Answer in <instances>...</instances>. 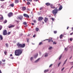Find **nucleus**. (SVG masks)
<instances>
[{
	"label": "nucleus",
	"mask_w": 73,
	"mask_h": 73,
	"mask_svg": "<svg viewBox=\"0 0 73 73\" xmlns=\"http://www.w3.org/2000/svg\"><path fill=\"white\" fill-rule=\"evenodd\" d=\"M58 10L57 9V7H56L54 9L52 10V14L54 15V16H55L56 14L58 13Z\"/></svg>",
	"instance_id": "nucleus-1"
},
{
	"label": "nucleus",
	"mask_w": 73,
	"mask_h": 73,
	"mask_svg": "<svg viewBox=\"0 0 73 73\" xmlns=\"http://www.w3.org/2000/svg\"><path fill=\"white\" fill-rule=\"evenodd\" d=\"M19 46L21 48H24L25 46V44H19Z\"/></svg>",
	"instance_id": "nucleus-2"
},
{
	"label": "nucleus",
	"mask_w": 73,
	"mask_h": 73,
	"mask_svg": "<svg viewBox=\"0 0 73 73\" xmlns=\"http://www.w3.org/2000/svg\"><path fill=\"white\" fill-rule=\"evenodd\" d=\"M23 50L22 49L19 50V56L21 54H22Z\"/></svg>",
	"instance_id": "nucleus-3"
},
{
	"label": "nucleus",
	"mask_w": 73,
	"mask_h": 73,
	"mask_svg": "<svg viewBox=\"0 0 73 73\" xmlns=\"http://www.w3.org/2000/svg\"><path fill=\"white\" fill-rule=\"evenodd\" d=\"M15 54L16 56H19V50H17L15 51Z\"/></svg>",
	"instance_id": "nucleus-4"
},
{
	"label": "nucleus",
	"mask_w": 73,
	"mask_h": 73,
	"mask_svg": "<svg viewBox=\"0 0 73 73\" xmlns=\"http://www.w3.org/2000/svg\"><path fill=\"white\" fill-rule=\"evenodd\" d=\"M7 35V30H5L3 31V35H4V36H5V35Z\"/></svg>",
	"instance_id": "nucleus-5"
},
{
	"label": "nucleus",
	"mask_w": 73,
	"mask_h": 73,
	"mask_svg": "<svg viewBox=\"0 0 73 73\" xmlns=\"http://www.w3.org/2000/svg\"><path fill=\"white\" fill-rule=\"evenodd\" d=\"M13 16V13L12 12H10L8 14V16H9V17H10L11 16Z\"/></svg>",
	"instance_id": "nucleus-6"
},
{
	"label": "nucleus",
	"mask_w": 73,
	"mask_h": 73,
	"mask_svg": "<svg viewBox=\"0 0 73 73\" xmlns=\"http://www.w3.org/2000/svg\"><path fill=\"white\" fill-rule=\"evenodd\" d=\"M43 18L42 17H40L38 18V21H40L43 19Z\"/></svg>",
	"instance_id": "nucleus-7"
},
{
	"label": "nucleus",
	"mask_w": 73,
	"mask_h": 73,
	"mask_svg": "<svg viewBox=\"0 0 73 73\" xmlns=\"http://www.w3.org/2000/svg\"><path fill=\"white\" fill-rule=\"evenodd\" d=\"M23 16L29 18V16L27 14H24Z\"/></svg>",
	"instance_id": "nucleus-8"
},
{
	"label": "nucleus",
	"mask_w": 73,
	"mask_h": 73,
	"mask_svg": "<svg viewBox=\"0 0 73 73\" xmlns=\"http://www.w3.org/2000/svg\"><path fill=\"white\" fill-rule=\"evenodd\" d=\"M0 19L1 20H3V19H4L3 16V15H0Z\"/></svg>",
	"instance_id": "nucleus-9"
},
{
	"label": "nucleus",
	"mask_w": 73,
	"mask_h": 73,
	"mask_svg": "<svg viewBox=\"0 0 73 73\" xmlns=\"http://www.w3.org/2000/svg\"><path fill=\"white\" fill-rule=\"evenodd\" d=\"M15 27V25H11L10 26H9L8 27L9 28H13V27Z\"/></svg>",
	"instance_id": "nucleus-10"
},
{
	"label": "nucleus",
	"mask_w": 73,
	"mask_h": 73,
	"mask_svg": "<svg viewBox=\"0 0 73 73\" xmlns=\"http://www.w3.org/2000/svg\"><path fill=\"white\" fill-rule=\"evenodd\" d=\"M59 6H60V7L58 9V10L59 11H60L62 9V5H60Z\"/></svg>",
	"instance_id": "nucleus-11"
},
{
	"label": "nucleus",
	"mask_w": 73,
	"mask_h": 73,
	"mask_svg": "<svg viewBox=\"0 0 73 73\" xmlns=\"http://www.w3.org/2000/svg\"><path fill=\"white\" fill-rule=\"evenodd\" d=\"M19 19L21 20V21H22V19H23V16H20L19 17Z\"/></svg>",
	"instance_id": "nucleus-12"
},
{
	"label": "nucleus",
	"mask_w": 73,
	"mask_h": 73,
	"mask_svg": "<svg viewBox=\"0 0 73 73\" xmlns=\"http://www.w3.org/2000/svg\"><path fill=\"white\" fill-rule=\"evenodd\" d=\"M50 7L51 8L54 9L55 8V7L54 6H53V5H50Z\"/></svg>",
	"instance_id": "nucleus-13"
},
{
	"label": "nucleus",
	"mask_w": 73,
	"mask_h": 73,
	"mask_svg": "<svg viewBox=\"0 0 73 73\" xmlns=\"http://www.w3.org/2000/svg\"><path fill=\"white\" fill-rule=\"evenodd\" d=\"M9 6H11V7H14V4L13 3L9 5Z\"/></svg>",
	"instance_id": "nucleus-14"
},
{
	"label": "nucleus",
	"mask_w": 73,
	"mask_h": 73,
	"mask_svg": "<svg viewBox=\"0 0 73 73\" xmlns=\"http://www.w3.org/2000/svg\"><path fill=\"white\" fill-rule=\"evenodd\" d=\"M25 9H26V7H22V10L23 11L25 10Z\"/></svg>",
	"instance_id": "nucleus-15"
},
{
	"label": "nucleus",
	"mask_w": 73,
	"mask_h": 73,
	"mask_svg": "<svg viewBox=\"0 0 73 73\" xmlns=\"http://www.w3.org/2000/svg\"><path fill=\"white\" fill-rule=\"evenodd\" d=\"M48 20V19L46 17L45 18V20H44L45 22L46 23Z\"/></svg>",
	"instance_id": "nucleus-16"
},
{
	"label": "nucleus",
	"mask_w": 73,
	"mask_h": 73,
	"mask_svg": "<svg viewBox=\"0 0 73 73\" xmlns=\"http://www.w3.org/2000/svg\"><path fill=\"white\" fill-rule=\"evenodd\" d=\"M45 5L47 6H49L50 5V3H46Z\"/></svg>",
	"instance_id": "nucleus-17"
},
{
	"label": "nucleus",
	"mask_w": 73,
	"mask_h": 73,
	"mask_svg": "<svg viewBox=\"0 0 73 73\" xmlns=\"http://www.w3.org/2000/svg\"><path fill=\"white\" fill-rule=\"evenodd\" d=\"M48 42H50L51 41L52 42H53V41L52 40V38H51V39H49L48 40Z\"/></svg>",
	"instance_id": "nucleus-18"
},
{
	"label": "nucleus",
	"mask_w": 73,
	"mask_h": 73,
	"mask_svg": "<svg viewBox=\"0 0 73 73\" xmlns=\"http://www.w3.org/2000/svg\"><path fill=\"white\" fill-rule=\"evenodd\" d=\"M0 38L1 39V40H2L3 39V36H2V35H0Z\"/></svg>",
	"instance_id": "nucleus-19"
},
{
	"label": "nucleus",
	"mask_w": 73,
	"mask_h": 73,
	"mask_svg": "<svg viewBox=\"0 0 73 73\" xmlns=\"http://www.w3.org/2000/svg\"><path fill=\"white\" fill-rule=\"evenodd\" d=\"M15 3L16 4H17V3H18L19 2V0H15Z\"/></svg>",
	"instance_id": "nucleus-20"
},
{
	"label": "nucleus",
	"mask_w": 73,
	"mask_h": 73,
	"mask_svg": "<svg viewBox=\"0 0 73 73\" xmlns=\"http://www.w3.org/2000/svg\"><path fill=\"white\" fill-rule=\"evenodd\" d=\"M39 59H40V58L38 59L37 60H36L35 62V63L38 62L39 61Z\"/></svg>",
	"instance_id": "nucleus-21"
},
{
	"label": "nucleus",
	"mask_w": 73,
	"mask_h": 73,
	"mask_svg": "<svg viewBox=\"0 0 73 73\" xmlns=\"http://www.w3.org/2000/svg\"><path fill=\"white\" fill-rule=\"evenodd\" d=\"M7 50H5V51L4 52V53L5 54V55H7Z\"/></svg>",
	"instance_id": "nucleus-22"
},
{
	"label": "nucleus",
	"mask_w": 73,
	"mask_h": 73,
	"mask_svg": "<svg viewBox=\"0 0 73 73\" xmlns=\"http://www.w3.org/2000/svg\"><path fill=\"white\" fill-rule=\"evenodd\" d=\"M23 25H27V23H26V22H24L23 23Z\"/></svg>",
	"instance_id": "nucleus-23"
},
{
	"label": "nucleus",
	"mask_w": 73,
	"mask_h": 73,
	"mask_svg": "<svg viewBox=\"0 0 73 73\" xmlns=\"http://www.w3.org/2000/svg\"><path fill=\"white\" fill-rule=\"evenodd\" d=\"M35 30L36 31H38L39 30V29L38 28H36L35 29Z\"/></svg>",
	"instance_id": "nucleus-24"
},
{
	"label": "nucleus",
	"mask_w": 73,
	"mask_h": 73,
	"mask_svg": "<svg viewBox=\"0 0 73 73\" xmlns=\"http://www.w3.org/2000/svg\"><path fill=\"white\" fill-rule=\"evenodd\" d=\"M45 57H47L48 56V54L47 53H45Z\"/></svg>",
	"instance_id": "nucleus-25"
},
{
	"label": "nucleus",
	"mask_w": 73,
	"mask_h": 73,
	"mask_svg": "<svg viewBox=\"0 0 73 73\" xmlns=\"http://www.w3.org/2000/svg\"><path fill=\"white\" fill-rule=\"evenodd\" d=\"M48 70H46L44 71V72L45 73L48 72Z\"/></svg>",
	"instance_id": "nucleus-26"
},
{
	"label": "nucleus",
	"mask_w": 73,
	"mask_h": 73,
	"mask_svg": "<svg viewBox=\"0 0 73 73\" xmlns=\"http://www.w3.org/2000/svg\"><path fill=\"white\" fill-rule=\"evenodd\" d=\"M2 28H3V26H0V31L1 30Z\"/></svg>",
	"instance_id": "nucleus-27"
},
{
	"label": "nucleus",
	"mask_w": 73,
	"mask_h": 73,
	"mask_svg": "<svg viewBox=\"0 0 73 73\" xmlns=\"http://www.w3.org/2000/svg\"><path fill=\"white\" fill-rule=\"evenodd\" d=\"M67 60V59L65 61V62L63 64V65L64 64H66V63Z\"/></svg>",
	"instance_id": "nucleus-28"
},
{
	"label": "nucleus",
	"mask_w": 73,
	"mask_h": 73,
	"mask_svg": "<svg viewBox=\"0 0 73 73\" xmlns=\"http://www.w3.org/2000/svg\"><path fill=\"white\" fill-rule=\"evenodd\" d=\"M2 62H5V60H3V59H2Z\"/></svg>",
	"instance_id": "nucleus-29"
},
{
	"label": "nucleus",
	"mask_w": 73,
	"mask_h": 73,
	"mask_svg": "<svg viewBox=\"0 0 73 73\" xmlns=\"http://www.w3.org/2000/svg\"><path fill=\"white\" fill-rule=\"evenodd\" d=\"M5 45L6 47H8V43H6Z\"/></svg>",
	"instance_id": "nucleus-30"
},
{
	"label": "nucleus",
	"mask_w": 73,
	"mask_h": 73,
	"mask_svg": "<svg viewBox=\"0 0 73 73\" xmlns=\"http://www.w3.org/2000/svg\"><path fill=\"white\" fill-rule=\"evenodd\" d=\"M38 55V54H37L36 55H35L34 56V57H35V58H36Z\"/></svg>",
	"instance_id": "nucleus-31"
},
{
	"label": "nucleus",
	"mask_w": 73,
	"mask_h": 73,
	"mask_svg": "<svg viewBox=\"0 0 73 73\" xmlns=\"http://www.w3.org/2000/svg\"><path fill=\"white\" fill-rule=\"evenodd\" d=\"M30 3L29 2H27V5H30Z\"/></svg>",
	"instance_id": "nucleus-32"
},
{
	"label": "nucleus",
	"mask_w": 73,
	"mask_h": 73,
	"mask_svg": "<svg viewBox=\"0 0 73 73\" xmlns=\"http://www.w3.org/2000/svg\"><path fill=\"white\" fill-rule=\"evenodd\" d=\"M29 38H27V41L28 42H29Z\"/></svg>",
	"instance_id": "nucleus-33"
},
{
	"label": "nucleus",
	"mask_w": 73,
	"mask_h": 73,
	"mask_svg": "<svg viewBox=\"0 0 73 73\" xmlns=\"http://www.w3.org/2000/svg\"><path fill=\"white\" fill-rule=\"evenodd\" d=\"M62 57V56L61 55L60 56V57L59 58V60H60L61 59V57Z\"/></svg>",
	"instance_id": "nucleus-34"
},
{
	"label": "nucleus",
	"mask_w": 73,
	"mask_h": 73,
	"mask_svg": "<svg viewBox=\"0 0 73 73\" xmlns=\"http://www.w3.org/2000/svg\"><path fill=\"white\" fill-rule=\"evenodd\" d=\"M62 38V35H60V38Z\"/></svg>",
	"instance_id": "nucleus-35"
},
{
	"label": "nucleus",
	"mask_w": 73,
	"mask_h": 73,
	"mask_svg": "<svg viewBox=\"0 0 73 73\" xmlns=\"http://www.w3.org/2000/svg\"><path fill=\"white\" fill-rule=\"evenodd\" d=\"M61 63V62H60V63L58 64V67H59V66H60V65Z\"/></svg>",
	"instance_id": "nucleus-36"
},
{
	"label": "nucleus",
	"mask_w": 73,
	"mask_h": 73,
	"mask_svg": "<svg viewBox=\"0 0 73 73\" xmlns=\"http://www.w3.org/2000/svg\"><path fill=\"white\" fill-rule=\"evenodd\" d=\"M65 50H66V51H67L68 50V49L67 48H65Z\"/></svg>",
	"instance_id": "nucleus-37"
},
{
	"label": "nucleus",
	"mask_w": 73,
	"mask_h": 73,
	"mask_svg": "<svg viewBox=\"0 0 73 73\" xmlns=\"http://www.w3.org/2000/svg\"><path fill=\"white\" fill-rule=\"evenodd\" d=\"M7 22V20H5L4 21V23H6Z\"/></svg>",
	"instance_id": "nucleus-38"
},
{
	"label": "nucleus",
	"mask_w": 73,
	"mask_h": 73,
	"mask_svg": "<svg viewBox=\"0 0 73 73\" xmlns=\"http://www.w3.org/2000/svg\"><path fill=\"white\" fill-rule=\"evenodd\" d=\"M57 32L56 31H54V33H55V34L56 33H57Z\"/></svg>",
	"instance_id": "nucleus-39"
},
{
	"label": "nucleus",
	"mask_w": 73,
	"mask_h": 73,
	"mask_svg": "<svg viewBox=\"0 0 73 73\" xmlns=\"http://www.w3.org/2000/svg\"><path fill=\"white\" fill-rule=\"evenodd\" d=\"M42 44V42H40V43H39V45H41Z\"/></svg>",
	"instance_id": "nucleus-40"
},
{
	"label": "nucleus",
	"mask_w": 73,
	"mask_h": 73,
	"mask_svg": "<svg viewBox=\"0 0 73 73\" xmlns=\"http://www.w3.org/2000/svg\"><path fill=\"white\" fill-rule=\"evenodd\" d=\"M70 41H72V38H70Z\"/></svg>",
	"instance_id": "nucleus-41"
},
{
	"label": "nucleus",
	"mask_w": 73,
	"mask_h": 73,
	"mask_svg": "<svg viewBox=\"0 0 73 73\" xmlns=\"http://www.w3.org/2000/svg\"><path fill=\"white\" fill-rule=\"evenodd\" d=\"M51 19L53 21H54V19L53 18H52Z\"/></svg>",
	"instance_id": "nucleus-42"
},
{
	"label": "nucleus",
	"mask_w": 73,
	"mask_h": 73,
	"mask_svg": "<svg viewBox=\"0 0 73 73\" xmlns=\"http://www.w3.org/2000/svg\"><path fill=\"white\" fill-rule=\"evenodd\" d=\"M10 34H11V32H8V35H10Z\"/></svg>",
	"instance_id": "nucleus-43"
},
{
	"label": "nucleus",
	"mask_w": 73,
	"mask_h": 73,
	"mask_svg": "<svg viewBox=\"0 0 73 73\" xmlns=\"http://www.w3.org/2000/svg\"><path fill=\"white\" fill-rule=\"evenodd\" d=\"M71 51H73V47H72L71 48Z\"/></svg>",
	"instance_id": "nucleus-44"
},
{
	"label": "nucleus",
	"mask_w": 73,
	"mask_h": 73,
	"mask_svg": "<svg viewBox=\"0 0 73 73\" xmlns=\"http://www.w3.org/2000/svg\"><path fill=\"white\" fill-rule=\"evenodd\" d=\"M3 65H5V63L4 62V63H3L2 64V66H3Z\"/></svg>",
	"instance_id": "nucleus-45"
},
{
	"label": "nucleus",
	"mask_w": 73,
	"mask_h": 73,
	"mask_svg": "<svg viewBox=\"0 0 73 73\" xmlns=\"http://www.w3.org/2000/svg\"><path fill=\"white\" fill-rule=\"evenodd\" d=\"M43 9L42 7H40V8L39 10H41L42 9Z\"/></svg>",
	"instance_id": "nucleus-46"
},
{
	"label": "nucleus",
	"mask_w": 73,
	"mask_h": 73,
	"mask_svg": "<svg viewBox=\"0 0 73 73\" xmlns=\"http://www.w3.org/2000/svg\"><path fill=\"white\" fill-rule=\"evenodd\" d=\"M52 65V64H51L49 66V67L50 68V67H51Z\"/></svg>",
	"instance_id": "nucleus-47"
},
{
	"label": "nucleus",
	"mask_w": 73,
	"mask_h": 73,
	"mask_svg": "<svg viewBox=\"0 0 73 73\" xmlns=\"http://www.w3.org/2000/svg\"><path fill=\"white\" fill-rule=\"evenodd\" d=\"M33 22L34 23H36V21L34 20L33 21Z\"/></svg>",
	"instance_id": "nucleus-48"
},
{
	"label": "nucleus",
	"mask_w": 73,
	"mask_h": 73,
	"mask_svg": "<svg viewBox=\"0 0 73 73\" xmlns=\"http://www.w3.org/2000/svg\"><path fill=\"white\" fill-rule=\"evenodd\" d=\"M52 48V47H50L49 48V49L50 50Z\"/></svg>",
	"instance_id": "nucleus-49"
},
{
	"label": "nucleus",
	"mask_w": 73,
	"mask_h": 73,
	"mask_svg": "<svg viewBox=\"0 0 73 73\" xmlns=\"http://www.w3.org/2000/svg\"><path fill=\"white\" fill-rule=\"evenodd\" d=\"M64 67L63 68H62V71L64 70Z\"/></svg>",
	"instance_id": "nucleus-50"
},
{
	"label": "nucleus",
	"mask_w": 73,
	"mask_h": 73,
	"mask_svg": "<svg viewBox=\"0 0 73 73\" xmlns=\"http://www.w3.org/2000/svg\"><path fill=\"white\" fill-rule=\"evenodd\" d=\"M73 34V33H71L70 34V35H72Z\"/></svg>",
	"instance_id": "nucleus-51"
},
{
	"label": "nucleus",
	"mask_w": 73,
	"mask_h": 73,
	"mask_svg": "<svg viewBox=\"0 0 73 73\" xmlns=\"http://www.w3.org/2000/svg\"><path fill=\"white\" fill-rule=\"evenodd\" d=\"M5 0H0V1H5Z\"/></svg>",
	"instance_id": "nucleus-52"
},
{
	"label": "nucleus",
	"mask_w": 73,
	"mask_h": 73,
	"mask_svg": "<svg viewBox=\"0 0 73 73\" xmlns=\"http://www.w3.org/2000/svg\"><path fill=\"white\" fill-rule=\"evenodd\" d=\"M30 59H31V60H32L33 59V57H31V58H30Z\"/></svg>",
	"instance_id": "nucleus-53"
},
{
	"label": "nucleus",
	"mask_w": 73,
	"mask_h": 73,
	"mask_svg": "<svg viewBox=\"0 0 73 73\" xmlns=\"http://www.w3.org/2000/svg\"><path fill=\"white\" fill-rule=\"evenodd\" d=\"M2 63V62H1V61H0V65H1Z\"/></svg>",
	"instance_id": "nucleus-54"
},
{
	"label": "nucleus",
	"mask_w": 73,
	"mask_h": 73,
	"mask_svg": "<svg viewBox=\"0 0 73 73\" xmlns=\"http://www.w3.org/2000/svg\"><path fill=\"white\" fill-rule=\"evenodd\" d=\"M36 35H34L33 36V37H35Z\"/></svg>",
	"instance_id": "nucleus-55"
},
{
	"label": "nucleus",
	"mask_w": 73,
	"mask_h": 73,
	"mask_svg": "<svg viewBox=\"0 0 73 73\" xmlns=\"http://www.w3.org/2000/svg\"><path fill=\"white\" fill-rule=\"evenodd\" d=\"M11 59H13L14 58L13 57H12L11 58Z\"/></svg>",
	"instance_id": "nucleus-56"
},
{
	"label": "nucleus",
	"mask_w": 73,
	"mask_h": 73,
	"mask_svg": "<svg viewBox=\"0 0 73 73\" xmlns=\"http://www.w3.org/2000/svg\"><path fill=\"white\" fill-rule=\"evenodd\" d=\"M10 57H12V54H11L10 55Z\"/></svg>",
	"instance_id": "nucleus-57"
},
{
	"label": "nucleus",
	"mask_w": 73,
	"mask_h": 73,
	"mask_svg": "<svg viewBox=\"0 0 73 73\" xmlns=\"http://www.w3.org/2000/svg\"><path fill=\"white\" fill-rule=\"evenodd\" d=\"M35 1H37L38 0H34Z\"/></svg>",
	"instance_id": "nucleus-58"
},
{
	"label": "nucleus",
	"mask_w": 73,
	"mask_h": 73,
	"mask_svg": "<svg viewBox=\"0 0 73 73\" xmlns=\"http://www.w3.org/2000/svg\"><path fill=\"white\" fill-rule=\"evenodd\" d=\"M53 44H56V42H53Z\"/></svg>",
	"instance_id": "nucleus-59"
},
{
	"label": "nucleus",
	"mask_w": 73,
	"mask_h": 73,
	"mask_svg": "<svg viewBox=\"0 0 73 73\" xmlns=\"http://www.w3.org/2000/svg\"><path fill=\"white\" fill-rule=\"evenodd\" d=\"M32 0H28V1H29L30 2H31Z\"/></svg>",
	"instance_id": "nucleus-60"
},
{
	"label": "nucleus",
	"mask_w": 73,
	"mask_h": 73,
	"mask_svg": "<svg viewBox=\"0 0 73 73\" xmlns=\"http://www.w3.org/2000/svg\"><path fill=\"white\" fill-rule=\"evenodd\" d=\"M17 45L18 46V47H19V43L17 44Z\"/></svg>",
	"instance_id": "nucleus-61"
},
{
	"label": "nucleus",
	"mask_w": 73,
	"mask_h": 73,
	"mask_svg": "<svg viewBox=\"0 0 73 73\" xmlns=\"http://www.w3.org/2000/svg\"><path fill=\"white\" fill-rule=\"evenodd\" d=\"M31 24L32 25H34V24L33 23H31Z\"/></svg>",
	"instance_id": "nucleus-62"
},
{
	"label": "nucleus",
	"mask_w": 73,
	"mask_h": 73,
	"mask_svg": "<svg viewBox=\"0 0 73 73\" xmlns=\"http://www.w3.org/2000/svg\"><path fill=\"white\" fill-rule=\"evenodd\" d=\"M30 35V34H29L28 35H27V36H29Z\"/></svg>",
	"instance_id": "nucleus-63"
},
{
	"label": "nucleus",
	"mask_w": 73,
	"mask_h": 73,
	"mask_svg": "<svg viewBox=\"0 0 73 73\" xmlns=\"http://www.w3.org/2000/svg\"><path fill=\"white\" fill-rule=\"evenodd\" d=\"M0 73H2V72H1V70H0Z\"/></svg>",
	"instance_id": "nucleus-64"
}]
</instances>
